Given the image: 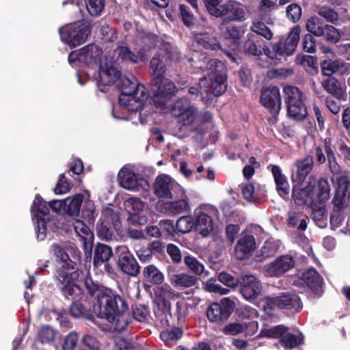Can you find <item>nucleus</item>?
<instances>
[{
    "label": "nucleus",
    "instance_id": "nucleus-8",
    "mask_svg": "<svg viewBox=\"0 0 350 350\" xmlns=\"http://www.w3.org/2000/svg\"><path fill=\"white\" fill-rule=\"evenodd\" d=\"M300 29L294 28L284 40H280L271 48L263 49L264 53L270 59H276L284 55H291L295 51L299 40Z\"/></svg>",
    "mask_w": 350,
    "mask_h": 350
},
{
    "label": "nucleus",
    "instance_id": "nucleus-1",
    "mask_svg": "<svg viewBox=\"0 0 350 350\" xmlns=\"http://www.w3.org/2000/svg\"><path fill=\"white\" fill-rule=\"evenodd\" d=\"M85 285L89 293L96 299L93 305L94 314L98 317L107 320L114 330L123 331L130 320L125 301L110 291L99 290L95 286L90 287L88 280L85 281Z\"/></svg>",
    "mask_w": 350,
    "mask_h": 350
},
{
    "label": "nucleus",
    "instance_id": "nucleus-35",
    "mask_svg": "<svg viewBox=\"0 0 350 350\" xmlns=\"http://www.w3.org/2000/svg\"><path fill=\"white\" fill-rule=\"evenodd\" d=\"M51 250L57 259L63 263L62 267L59 270L64 268V270L67 271L68 269H71L72 267H74V262L70 260L68 253V249L66 245L63 246L59 244H54L52 245Z\"/></svg>",
    "mask_w": 350,
    "mask_h": 350
},
{
    "label": "nucleus",
    "instance_id": "nucleus-61",
    "mask_svg": "<svg viewBox=\"0 0 350 350\" xmlns=\"http://www.w3.org/2000/svg\"><path fill=\"white\" fill-rule=\"evenodd\" d=\"M338 187L336 192L344 196L347 192H350V181L347 180L346 176L341 175L336 177Z\"/></svg>",
    "mask_w": 350,
    "mask_h": 350
},
{
    "label": "nucleus",
    "instance_id": "nucleus-31",
    "mask_svg": "<svg viewBox=\"0 0 350 350\" xmlns=\"http://www.w3.org/2000/svg\"><path fill=\"white\" fill-rule=\"evenodd\" d=\"M321 71L325 76L333 74L344 75L350 69V64L340 59L324 60L321 64Z\"/></svg>",
    "mask_w": 350,
    "mask_h": 350
},
{
    "label": "nucleus",
    "instance_id": "nucleus-44",
    "mask_svg": "<svg viewBox=\"0 0 350 350\" xmlns=\"http://www.w3.org/2000/svg\"><path fill=\"white\" fill-rule=\"evenodd\" d=\"M195 36L198 44L206 49L216 50L219 48L217 39L211 36L208 33H199L196 34Z\"/></svg>",
    "mask_w": 350,
    "mask_h": 350
},
{
    "label": "nucleus",
    "instance_id": "nucleus-7",
    "mask_svg": "<svg viewBox=\"0 0 350 350\" xmlns=\"http://www.w3.org/2000/svg\"><path fill=\"white\" fill-rule=\"evenodd\" d=\"M79 276L80 273L73 267L67 271L64 268L58 270L57 277L62 285V291L67 299L78 301L81 298L82 291L77 284Z\"/></svg>",
    "mask_w": 350,
    "mask_h": 350
},
{
    "label": "nucleus",
    "instance_id": "nucleus-42",
    "mask_svg": "<svg viewBox=\"0 0 350 350\" xmlns=\"http://www.w3.org/2000/svg\"><path fill=\"white\" fill-rule=\"evenodd\" d=\"M271 172L277 185V190L279 193L280 195L282 193H288L289 191V185L286 178L284 174H282L280 168L277 165H274L272 167Z\"/></svg>",
    "mask_w": 350,
    "mask_h": 350
},
{
    "label": "nucleus",
    "instance_id": "nucleus-52",
    "mask_svg": "<svg viewBox=\"0 0 350 350\" xmlns=\"http://www.w3.org/2000/svg\"><path fill=\"white\" fill-rule=\"evenodd\" d=\"M330 140L329 139H325V152L327 154V157L329 163V166L331 170V171L334 173L337 174L340 172V165L338 164V163L336 161L334 152L330 148Z\"/></svg>",
    "mask_w": 350,
    "mask_h": 350
},
{
    "label": "nucleus",
    "instance_id": "nucleus-36",
    "mask_svg": "<svg viewBox=\"0 0 350 350\" xmlns=\"http://www.w3.org/2000/svg\"><path fill=\"white\" fill-rule=\"evenodd\" d=\"M164 56L161 58L158 56H154L150 62V69L153 81H158L164 78V75L166 71L165 64L163 62Z\"/></svg>",
    "mask_w": 350,
    "mask_h": 350
},
{
    "label": "nucleus",
    "instance_id": "nucleus-18",
    "mask_svg": "<svg viewBox=\"0 0 350 350\" xmlns=\"http://www.w3.org/2000/svg\"><path fill=\"white\" fill-rule=\"evenodd\" d=\"M153 83L154 100L159 105H163L177 90L174 83L165 78L158 80V81H153Z\"/></svg>",
    "mask_w": 350,
    "mask_h": 350
},
{
    "label": "nucleus",
    "instance_id": "nucleus-51",
    "mask_svg": "<svg viewBox=\"0 0 350 350\" xmlns=\"http://www.w3.org/2000/svg\"><path fill=\"white\" fill-rule=\"evenodd\" d=\"M176 228L180 232H189L194 228V220L190 216L180 217L176 221Z\"/></svg>",
    "mask_w": 350,
    "mask_h": 350
},
{
    "label": "nucleus",
    "instance_id": "nucleus-41",
    "mask_svg": "<svg viewBox=\"0 0 350 350\" xmlns=\"http://www.w3.org/2000/svg\"><path fill=\"white\" fill-rule=\"evenodd\" d=\"M49 211L46 202L40 196L37 195L31 206L33 219H45L44 217L47 215Z\"/></svg>",
    "mask_w": 350,
    "mask_h": 350
},
{
    "label": "nucleus",
    "instance_id": "nucleus-64",
    "mask_svg": "<svg viewBox=\"0 0 350 350\" xmlns=\"http://www.w3.org/2000/svg\"><path fill=\"white\" fill-rule=\"evenodd\" d=\"M205 289L210 293H215L220 295H226L230 291L228 288H223L219 284H216L213 279H210L206 282Z\"/></svg>",
    "mask_w": 350,
    "mask_h": 350
},
{
    "label": "nucleus",
    "instance_id": "nucleus-6",
    "mask_svg": "<svg viewBox=\"0 0 350 350\" xmlns=\"http://www.w3.org/2000/svg\"><path fill=\"white\" fill-rule=\"evenodd\" d=\"M120 226L118 212L110 207L105 208L97 224V235L104 241H111L115 238V231Z\"/></svg>",
    "mask_w": 350,
    "mask_h": 350
},
{
    "label": "nucleus",
    "instance_id": "nucleus-26",
    "mask_svg": "<svg viewBox=\"0 0 350 350\" xmlns=\"http://www.w3.org/2000/svg\"><path fill=\"white\" fill-rule=\"evenodd\" d=\"M172 199L174 200L165 204V208L169 214L175 215L190 210L189 199L183 188Z\"/></svg>",
    "mask_w": 350,
    "mask_h": 350
},
{
    "label": "nucleus",
    "instance_id": "nucleus-17",
    "mask_svg": "<svg viewBox=\"0 0 350 350\" xmlns=\"http://www.w3.org/2000/svg\"><path fill=\"white\" fill-rule=\"evenodd\" d=\"M219 14L216 17H223L224 21H242L245 20V8L241 3L232 0L226 2L219 6Z\"/></svg>",
    "mask_w": 350,
    "mask_h": 350
},
{
    "label": "nucleus",
    "instance_id": "nucleus-62",
    "mask_svg": "<svg viewBox=\"0 0 350 350\" xmlns=\"http://www.w3.org/2000/svg\"><path fill=\"white\" fill-rule=\"evenodd\" d=\"M242 193L245 200L250 202L258 200L257 193L254 191V187L252 183H246L242 187Z\"/></svg>",
    "mask_w": 350,
    "mask_h": 350
},
{
    "label": "nucleus",
    "instance_id": "nucleus-34",
    "mask_svg": "<svg viewBox=\"0 0 350 350\" xmlns=\"http://www.w3.org/2000/svg\"><path fill=\"white\" fill-rule=\"evenodd\" d=\"M157 40V38L154 34L142 31L137 32L134 42L138 47V51L142 53V51L149 50L154 47Z\"/></svg>",
    "mask_w": 350,
    "mask_h": 350
},
{
    "label": "nucleus",
    "instance_id": "nucleus-48",
    "mask_svg": "<svg viewBox=\"0 0 350 350\" xmlns=\"http://www.w3.org/2000/svg\"><path fill=\"white\" fill-rule=\"evenodd\" d=\"M133 317L142 323H147L151 318L149 308L144 305H135L133 307Z\"/></svg>",
    "mask_w": 350,
    "mask_h": 350
},
{
    "label": "nucleus",
    "instance_id": "nucleus-14",
    "mask_svg": "<svg viewBox=\"0 0 350 350\" xmlns=\"http://www.w3.org/2000/svg\"><path fill=\"white\" fill-rule=\"evenodd\" d=\"M120 71L117 63L109 58V55L105 56V61L100 62L98 77L99 83L103 85H111L119 79Z\"/></svg>",
    "mask_w": 350,
    "mask_h": 350
},
{
    "label": "nucleus",
    "instance_id": "nucleus-27",
    "mask_svg": "<svg viewBox=\"0 0 350 350\" xmlns=\"http://www.w3.org/2000/svg\"><path fill=\"white\" fill-rule=\"evenodd\" d=\"M293 165L297 169L296 174L293 177V183L295 185H303L305 184L304 180L313 168V158L312 156L308 155L303 159L297 160Z\"/></svg>",
    "mask_w": 350,
    "mask_h": 350
},
{
    "label": "nucleus",
    "instance_id": "nucleus-19",
    "mask_svg": "<svg viewBox=\"0 0 350 350\" xmlns=\"http://www.w3.org/2000/svg\"><path fill=\"white\" fill-rule=\"evenodd\" d=\"M292 256L285 255L275 258L265 266V273L269 277H280L294 267Z\"/></svg>",
    "mask_w": 350,
    "mask_h": 350
},
{
    "label": "nucleus",
    "instance_id": "nucleus-40",
    "mask_svg": "<svg viewBox=\"0 0 350 350\" xmlns=\"http://www.w3.org/2000/svg\"><path fill=\"white\" fill-rule=\"evenodd\" d=\"M208 319L213 323H219L227 319V312L223 311L221 304L213 303L210 305L206 311Z\"/></svg>",
    "mask_w": 350,
    "mask_h": 350
},
{
    "label": "nucleus",
    "instance_id": "nucleus-46",
    "mask_svg": "<svg viewBox=\"0 0 350 350\" xmlns=\"http://www.w3.org/2000/svg\"><path fill=\"white\" fill-rule=\"evenodd\" d=\"M83 196L77 194L72 198H68L65 201L66 212L70 215H75L79 213L81 203L83 201Z\"/></svg>",
    "mask_w": 350,
    "mask_h": 350
},
{
    "label": "nucleus",
    "instance_id": "nucleus-55",
    "mask_svg": "<svg viewBox=\"0 0 350 350\" xmlns=\"http://www.w3.org/2000/svg\"><path fill=\"white\" fill-rule=\"evenodd\" d=\"M185 265L189 269L198 275H202L204 272V266L199 262L196 258L187 256L184 258Z\"/></svg>",
    "mask_w": 350,
    "mask_h": 350
},
{
    "label": "nucleus",
    "instance_id": "nucleus-9",
    "mask_svg": "<svg viewBox=\"0 0 350 350\" xmlns=\"http://www.w3.org/2000/svg\"><path fill=\"white\" fill-rule=\"evenodd\" d=\"M102 49L98 46L88 44L79 51L70 53L68 61L72 63L78 60L90 67L96 68L100 66V61H105V58H102Z\"/></svg>",
    "mask_w": 350,
    "mask_h": 350
},
{
    "label": "nucleus",
    "instance_id": "nucleus-59",
    "mask_svg": "<svg viewBox=\"0 0 350 350\" xmlns=\"http://www.w3.org/2000/svg\"><path fill=\"white\" fill-rule=\"evenodd\" d=\"M251 29L253 32L263 36L267 40H271L273 37L271 31L262 22L254 23Z\"/></svg>",
    "mask_w": 350,
    "mask_h": 350
},
{
    "label": "nucleus",
    "instance_id": "nucleus-38",
    "mask_svg": "<svg viewBox=\"0 0 350 350\" xmlns=\"http://www.w3.org/2000/svg\"><path fill=\"white\" fill-rule=\"evenodd\" d=\"M301 279L310 288L314 289L323 284V278L313 268H310L304 271Z\"/></svg>",
    "mask_w": 350,
    "mask_h": 350
},
{
    "label": "nucleus",
    "instance_id": "nucleus-4",
    "mask_svg": "<svg viewBox=\"0 0 350 350\" xmlns=\"http://www.w3.org/2000/svg\"><path fill=\"white\" fill-rule=\"evenodd\" d=\"M118 81L120 105L130 111L141 109L148 97L144 86L139 85L132 75L120 77Z\"/></svg>",
    "mask_w": 350,
    "mask_h": 350
},
{
    "label": "nucleus",
    "instance_id": "nucleus-24",
    "mask_svg": "<svg viewBox=\"0 0 350 350\" xmlns=\"http://www.w3.org/2000/svg\"><path fill=\"white\" fill-rule=\"evenodd\" d=\"M124 206L127 212L131 215L129 218L132 223L145 225L148 221V218L144 215H139V213L144 209V204L138 198H130L124 202Z\"/></svg>",
    "mask_w": 350,
    "mask_h": 350
},
{
    "label": "nucleus",
    "instance_id": "nucleus-2",
    "mask_svg": "<svg viewBox=\"0 0 350 350\" xmlns=\"http://www.w3.org/2000/svg\"><path fill=\"white\" fill-rule=\"evenodd\" d=\"M203 64L199 67L207 71L208 77L200 81V94L204 102L218 96L226 90V69L224 64L217 59H203Z\"/></svg>",
    "mask_w": 350,
    "mask_h": 350
},
{
    "label": "nucleus",
    "instance_id": "nucleus-60",
    "mask_svg": "<svg viewBox=\"0 0 350 350\" xmlns=\"http://www.w3.org/2000/svg\"><path fill=\"white\" fill-rule=\"evenodd\" d=\"M286 16L293 23L298 21L301 16V9L300 6L295 3L289 5L286 8Z\"/></svg>",
    "mask_w": 350,
    "mask_h": 350
},
{
    "label": "nucleus",
    "instance_id": "nucleus-29",
    "mask_svg": "<svg viewBox=\"0 0 350 350\" xmlns=\"http://www.w3.org/2000/svg\"><path fill=\"white\" fill-rule=\"evenodd\" d=\"M258 330V323L254 321L248 323H232L227 325L223 329V332L226 335H237L245 334L253 335Z\"/></svg>",
    "mask_w": 350,
    "mask_h": 350
},
{
    "label": "nucleus",
    "instance_id": "nucleus-39",
    "mask_svg": "<svg viewBox=\"0 0 350 350\" xmlns=\"http://www.w3.org/2000/svg\"><path fill=\"white\" fill-rule=\"evenodd\" d=\"M113 253L111 248L103 244H98L94 250V264L100 266L110 259Z\"/></svg>",
    "mask_w": 350,
    "mask_h": 350
},
{
    "label": "nucleus",
    "instance_id": "nucleus-58",
    "mask_svg": "<svg viewBox=\"0 0 350 350\" xmlns=\"http://www.w3.org/2000/svg\"><path fill=\"white\" fill-rule=\"evenodd\" d=\"M83 217L89 222L93 223L96 213L94 204L92 201L85 202L82 208Z\"/></svg>",
    "mask_w": 350,
    "mask_h": 350
},
{
    "label": "nucleus",
    "instance_id": "nucleus-43",
    "mask_svg": "<svg viewBox=\"0 0 350 350\" xmlns=\"http://www.w3.org/2000/svg\"><path fill=\"white\" fill-rule=\"evenodd\" d=\"M322 86L328 93L338 98L342 97L344 91L340 82L334 77H329L322 81Z\"/></svg>",
    "mask_w": 350,
    "mask_h": 350
},
{
    "label": "nucleus",
    "instance_id": "nucleus-63",
    "mask_svg": "<svg viewBox=\"0 0 350 350\" xmlns=\"http://www.w3.org/2000/svg\"><path fill=\"white\" fill-rule=\"evenodd\" d=\"M187 314V305L184 301H178L176 304L174 315L176 317L178 323L185 321Z\"/></svg>",
    "mask_w": 350,
    "mask_h": 350
},
{
    "label": "nucleus",
    "instance_id": "nucleus-56",
    "mask_svg": "<svg viewBox=\"0 0 350 350\" xmlns=\"http://www.w3.org/2000/svg\"><path fill=\"white\" fill-rule=\"evenodd\" d=\"M323 31V34H322L321 36L329 42L335 43L338 42L340 38V33L334 26L326 24L325 25Z\"/></svg>",
    "mask_w": 350,
    "mask_h": 350
},
{
    "label": "nucleus",
    "instance_id": "nucleus-25",
    "mask_svg": "<svg viewBox=\"0 0 350 350\" xmlns=\"http://www.w3.org/2000/svg\"><path fill=\"white\" fill-rule=\"evenodd\" d=\"M167 273L171 284L177 288H185L194 286L197 278L185 273H176V268L172 266L167 267Z\"/></svg>",
    "mask_w": 350,
    "mask_h": 350
},
{
    "label": "nucleus",
    "instance_id": "nucleus-10",
    "mask_svg": "<svg viewBox=\"0 0 350 350\" xmlns=\"http://www.w3.org/2000/svg\"><path fill=\"white\" fill-rule=\"evenodd\" d=\"M61 40L71 46H77L83 43L89 33L90 29L85 24H71L59 29Z\"/></svg>",
    "mask_w": 350,
    "mask_h": 350
},
{
    "label": "nucleus",
    "instance_id": "nucleus-20",
    "mask_svg": "<svg viewBox=\"0 0 350 350\" xmlns=\"http://www.w3.org/2000/svg\"><path fill=\"white\" fill-rule=\"evenodd\" d=\"M260 102L273 114H278L282 105L279 88L272 86L263 90L261 92Z\"/></svg>",
    "mask_w": 350,
    "mask_h": 350
},
{
    "label": "nucleus",
    "instance_id": "nucleus-54",
    "mask_svg": "<svg viewBox=\"0 0 350 350\" xmlns=\"http://www.w3.org/2000/svg\"><path fill=\"white\" fill-rule=\"evenodd\" d=\"M55 331L49 326H42L38 332V340L42 343H50L53 341Z\"/></svg>",
    "mask_w": 350,
    "mask_h": 350
},
{
    "label": "nucleus",
    "instance_id": "nucleus-23",
    "mask_svg": "<svg viewBox=\"0 0 350 350\" xmlns=\"http://www.w3.org/2000/svg\"><path fill=\"white\" fill-rule=\"evenodd\" d=\"M179 296L171 286L167 284H162L155 291V301L157 305L165 312H170L171 309V300Z\"/></svg>",
    "mask_w": 350,
    "mask_h": 350
},
{
    "label": "nucleus",
    "instance_id": "nucleus-16",
    "mask_svg": "<svg viewBox=\"0 0 350 350\" xmlns=\"http://www.w3.org/2000/svg\"><path fill=\"white\" fill-rule=\"evenodd\" d=\"M118 255V266L124 273L135 276L139 271V266L129 248L125 245L116 249Z\"/></svg>",
    "mask_w": 350,
    "mask_h": 350
},
{
    "label": "nucleus",
    "instance_id": "nucleus-22",
    "mask_svg": "<svg viewBox=\"0 0 350 350\" xmlns=\"http://www.w3.org/2000/svg\"><path fill=\"white\" fill-rule=\"evenodd\" d=\"M270 336L275 338H280L282 345L288 349H293L300 345L303 341L301 334L294 335L286 332V327L283 325H278L269 330Z\"/></svg>",
    "mask_w": 350,
    "mask_h": 350
},
{
    "label": "nucleus",
    "instance_id": "nucleus-5",
    "mask_svg": "<svg viewBox=\"0 0 350 350\" xmlns=\"http://www.w3.org/2000/svg\"><path fill=\"white\" fill-rule=\"evenodd\" d=\"M283 92L287 105L288 116L295 120H303L307 115V109L304 103L305 95L298 88L292 85H285Z\"/></svg>",
    "mask_w": 350,
    "mask_h": 350
},
{
    "label": "nucleus",
    "instance_id": "nucleus-3",
    "mask_svg": "<svg viewBox=\"0 0 350 350\" xmlns=\"http://www.w3.org/2000/svg\"><path fill=\"white\" fill-rule=\"evenodd\" d=\"M330 190L327 179L320 178L317 180L314 176H310L303 185H294L292 197L299 205L312 206L317 202H326L329 199Z\"/></svg>",
    "mask_w": 350,
    "mask_h": 350
},
{
    "label": "nucleus",
    "instance_id": "nucleus-32",
    "mask_svg": "<svg viewBox=\"0 0 350 350\" xmlns=\"http://www.w3.org/2000/svg\"><path fill=\"white\" fill-rule=\"evenodd\" d=\"M220 29L224 38L233 46H237L244 33V30L241 27H237L231 24L227 25L225 21L221 24Z\"/></svg>",
    "mask_w": 350,
    "mask_h": 350
},
{
    "label": "nucleus",
    "instance_id": "nucleus-28",
    "mask_svg": "<svg viewBox=\"0 0 350 350\" xmlns=\"http://www.w3.org/2000/svg\"><path fill=\"white\" fill-rule=\"evenodd\" d=\"M256 244L253 235L243 234L237 242L234 254L238 259H244L250 256L255 250Z\"/></svg>",
    "mask_w": 350,
    "mask_h": 350
},
{
    "label": "nucleus",
    "instance_id": "nucleus-50",
    "mask_svg": "<svg viewBox=\"0 0 350 350\" xmlns=\"http://www.w3.org/2000/svg\"><path fill=\"white\" fill-rule=\"evenodd\" d=\"M87 10L94 16H99L105 8V0H85Z\"/></svg>",
    "mask_w": 350,
    "mask_h": 350
},
{
    "label": "nucleus",
    "instance_id": "nucleus-30",
    "mask_svg": "<svg viewBox=\"0 0 350 350\" xmlns=\"http://www.w3.org/2000/svg\"><path fill=\"white\" fill-rule=\"evenodd\" d=\"M195 215V230L202 237L208 236L213 229L212 218L208 214L202 212L201 208H197L196 210Z\"/></svg>",
    "mask_w": 350,
    "mask_h": 350
},
{
    "label": "nucleus",
    "instance_id": "nucleus-53",
    "mask_svg": "<svg viewBox=\"0 0 350 350\" xmlns=\"http://www.w3.org/2000/svg\"><path fill=\"white\" fill-rule=\"evenodd\" d=\"M317 13L329 23L336 24L338 21V14L333 8L328 6L319 8Z\"/></svg>",
    "mask_w": 350,
    "mask_h": 350
},
{
    "label": "nucleus",
    "instance_id": "nucleus-21",
    "mask_svg": "<svg viewBox=\"0 0 350 350\" xmlns=\"http://www.w3.org/2000/svg\"><path fill=\"white\" fill-rule=\"evenodd\" d=\"M241 293L245 299H256L262 291V285L253 275H243L240 280Z\"/></svg>",
    "mask_w": 350,
    "mask_h": 350
},
{
    "label": "nucleus",
    "instance_id": "nucleus-47",
    "mask_svg": "<svg viewBox=\"0 0 350 350\" xmlns=\"http://www.w3.org/2000/svg\"><path fill=\"white\" fill-rule=\"evenodd\" d=\"M324 24L317 16L310 17L306 23L307 30L316 36H321L323 34Z\"/></svg>",
    "mask_w": 350,
    "mask_h": 350
},
{
    "label": "nucleus",
    "instance_id": "nucleus-15",
    "mask_svg": "<svg viewBox=\"0 0 350 350\" xmlns=\"http://www.w3.org/2000/svg\"><path fill=\"white\" fill-rule=\"evenodd\" d=\"M120 185L127 190L139 191L140 189H146L148 183L146 180L138 177L131 169L123 167L118 175Z\"/></svg>",
    "mask_w": 350,
    "mask_h": 350
},
{
    "label": "nucleus",
    "instance_id": "nucleus-49",
    "mask_svg": "<svg viewBox=\"0 0 350 350\" xmlns=\"http://www.w3.org/2000/svg\"><path fill=\"white\" fill-rule=\"evenodd\" d=\"M183 335V331L178 327L166 329L161 332L160 338L165 343L175 342L180 339Z\"/></svg>",
    "mask_w": 350,
    "mask_h": 350
},
{
    "label": "nucleus",
    "instance_id": "nucleus-12",
    "mask_svg": "<svg viewBox=\"0 0 350 350\" xmlns=\"http://www.w3.org/2000/svg\"><path fill=\"white\" fill-rule=\"evenodd\" d=\"M171 113L178 118V122L185 126L191 125L197 116L196 107L186 98L177 100L171 109Z\"/></svg>",
    "mask_w": 350,
    "mask_h": 350
},
{
    "label": "nucleus",
    "instance_id": "nucleus-13",
    "mask_svg": "<svg viewBox=\"0 0 350 350\" xmlns=\"http://www.w3.org/2000/svg\"><path fill=\"white\" fill-rule=\"evenodd\" d=\"M183 187L167 174L159 175L154 183V193L159 198H173Z\"/></svg>",
    "mask_w": 350,
    "mask_h": 350
},
{
    "label": "nucleus",
    "instance_id": "nucleus-45",
    "mask_svg": "<svg viewBox=\"0 0 350 350\" xmlns=\"http://www.w3.org/2000/svg\"><path fill=\"white\" fill-rule=\"evenodd\" d=\"M72 224L76 234L80 237L83 244H86L87 241L91 240L92 234L89 227L83 221L76 219Z\"/></svg>",
    "mask_w": 350,
    "mask_h": 350
},
{
    "label": "nucleus",
    "instance_id": "nucleus-11",
    "mask_svg": "<svg viewBox=\"0 0 350 350\" xmlns=\"http://www.w3.org/2000/svg\"><path fill=\"white\" fill-rule=\"evenodd\" d=\"M266 304L270 308L293 310L295 312H299L302 308L298 295L291 292H283L276 296L267 297Z\"/></svg>",
    "mask_w": 350,
    "mask_h": 350
},
{
    "label": "nucleus",
    "instance_id": "nucleus-37",
    "mask_svg": "<svg viewBox=\"0 0 350 350\" xmlns=\"http://www.w3.org/2000/svg\"><path fill=\"white\" fill-rule=\"evenodd\" d=\"M144 278L154 284H162L164 281V274L154 265H149L144 268Z\"/></svg>",
    "mask_w": 350,
    "mask_h": 350
},
{
    "label": "nucleus",
    "instance_id": "nucleus-33",
    "mask_svg": "<svg viewBox=\"0 0 350 350\" xmlns=\"http://www.w3.org/2000/svg\"><path fill=\"white\" fill-rule=\"evenodd\" d=\"M143 56L141 51H137V53L132 52L127 46H121L118 47L113 52V56L109 55V58L115 63L121 60L122 62H129L132 63L137 62Z\"/></svg>",
    "mask_w": 350,
    "mask_h": 350
},
{
    "label": "nucleus",
    "instance_id": "nucleus-57",
    "mask_svg": "<svg viewBox=\"0 0 350 350\" xmlns=\"http://www.w3.org/2000/svg\"><path fill=\"white\" fill-rule=\"evenodd\" d=\"M135 253L139 260L142 262L149 261L152 257L151 249L141 244H136L134 246Z\"/></svg>",
    "mask_w": 350,
    "mask_h": 350
}]
</instances>
